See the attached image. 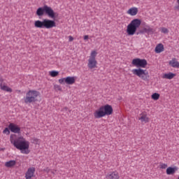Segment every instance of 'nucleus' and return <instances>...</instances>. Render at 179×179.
<instances>
[{
	"instance_id": "4",
	"label": "nucleus",
	"mask_w": 179,
	"mask_h": 179,
	"mask_svg": "<svg viewBox=\"0 0 179 179\" xmlns=\"http://www.w3.org/2000/svg\"><path fill=\"white\" fill-rule=\"evenodd\" d=\"M44 13L48 15L51 19H55V12L52 8L47 5L40 7L36 10L37 16H44Z\"/></svg>"
},
{
	"instance_id": "17",
	"label": "nucleus",
	"mask_w": 179,
	"mask_h": 179,
	"mask_svg": "<svg viewBox=\"0 0 179 179\" xmlns=\"http://www.w3.org/2000/svg\"><path fill=\"white\" fill-rule=\"evenodd\" d=\"M169 65H171V66L173 68H179V62L176 58H173L172 60L169 61Z\"/></svg>"
},
{
	"instance_id": "16",
	"label": "nucleus",
	"mask_w": 179,
	"mask_h": 179,
	"mask_svg": "<svg viewBox=\"0 0 179 179\" xmlns=\"http://www.w3.org/2000/svg\"><path fill=\"white\" fill-rule=\"evenodd\" d=\"M163 51H164V46L163 44H158L155 48V52H157V54H160V52H163Z\"/></svg>"
},
{
	"instance_id": "24",
	"label": "nucleus",
	"mask_w": 179,
	"mask_h": 179,
	"mask_svg": "<svg viewBox=\"0 0 179 179\" xmlns=\"http://www.w3.org/2000/svg\"><path fill=\"white\" fill-rule=\"evenodd\" d=\"M96 55H97V52L95 50L91 52V55L90 57V59H96Z\"/></svg>"
},
{
	"instance_id": "32",
	"label": "nucleus",
	"mask_w": 179,
	"mask_h": 179,
	"mask_svg": "<svg viewBox=\"0 0 179 179\" xmlns=\"http://www.w3.org/2000/svg\"><path fill=\"white\" fill-rule=\"evenodd\" d=\"M69 41H73V37L72 36H69Z\"/></svg>"
},
{
	"instance_id": "23",
	"label": "nucleus",
	"mask_w": 179,
	"mask_h": 179,
	"mask_svg": "<svg viewBox=\"0 0 179 179\" xmlns=\"http://www.w3.org/2000/svg\"><path fill=\"white\" fill-rule=\"evenodd\" d=\"M59 74V72L57 71H52L50 72V76H52V78H55L56 76H58Z\"/></svg>"
},
{
	"instance_id": "12",
	"label": "nucleus",
	"mask_w": 179,
	"mask_h": 179,
	"mask_svg": "<svg viewBox=\"0 0 179 179\" xmlns=\"http://www.w3.org/2000/svg\"><path fill=\"white\" fill-rule=\"evenodd\" d=\"M96 65H97V61H96V59H88V68L90 69H93L96 68Z\"/></svg>"
},
{
	"instance_id": "33",
	"label": "nucleus",
	"mask_w": 179,
	"mask_h": 179,
	"mask_svg": "<svg viewBox=\"0 0 179 179\" xmlns=\"http://www.w3.org/2000/svg\"><path fill=\"white\" fill-rule=\"evenodd\" d=\"M84 40H89V36L87 35L84 36Z\"/></svg>"
},
{
	"instance_id": "18",
	"label": "nucleus",
	"mask_w": 179,
	"mask_h": 179,
	"mask_svg": "<svg viewBox=\"0 0 179 179\" xmlns=\"http://www.w3.org/2000/svg\"><path fill=\"white\" fill-rule=\"evenodd\" d=\"M141 117L138 118L141 122H149V117H148V115L145 113H141Z\"/></svg>"
},
{
	"instance_id": "15",
	"label": "nucleus",
	"mask_w": 179,
	"mask_h": 179,
	"mask_svg": "<svg viewBox=\"0 0 179 179\" xmlns=\"http://www.w3.org/2000/svg\"><path fill=\"white\" fill-rule=\"evenodd\" d=\"M76 80L75 77L68 76L66 78L65 83H66V85H73Z\"/></svg>"
},
{
	"instance_id": "31",
	"label": "nucleus",
	"mask_w": 179,
	"mask_h": 179,
	"mask_svg": "<svg viewBox=\"0 0 179 179\" xmlns=\"http://www.w3.org/2000/svg\"><path fill=\"white\" fill-rule=\"evenodd\" d=\"M160 169H167V164H160Z\"/></svg>"
},
{
	"instance_id": "14",
	"label": "nucleus",
	"mask_w": 179,
	"mask_h": 179,
	"mask_svg": "<svg viewBox=\"0 0 179 179\" xmlns=\"http://www.w3.org/2000/svg\"><path fill=\"white\" fill-rule=\"evenodd\" d=\"M107 179H120V175L118 172H113L112 173L108 174L106 176Z\"/></svg>"
},
{
	"instance_id": "3",
	"label": "nucleus",
	"mask_w": 179,
	"mask_h": 179,
	"mask_svg": "<svg viewBox=\"0 0 179 179\" xmlns=\"http://www.w3.org/2000/svg\"><path fill=\"white\" fill-rule=\"evenodd\" d=\"M34 26L38 29H52V27H55L57 25L55 24V21L44 19L43 21H35Z\"/></svg>"
},
{
	"instance_id": "8",
	"label": "nucleus",
	"mask_w": 179,
	"mask_h": 179,
	"mask_svg": "<svg viewBox=\"0 0 179 179\" xmlns=\"http://www.w3.org/2000/svg\"><path fill=\"white\" fill-rule=\"evenodd\" d=\"M131 64L137 68H146L148 61H146L145 59H134L132 60Z\"/></svg>"
},
{
	"instance_id": "9",
	"label": "nucleus",
	"mask_w": 179,
	"mask_h": 179,
	"mask_svg": "<svg viewBox=\"0 0 179 179\" xmlns=\"http://www.w3.org/2000/svg\"><path fill=\"white\" fill-rule=\"evenodd\" d=\"M34 173H36V168L34 167L29 168L27 171L25 173V178L31 179L32 177H34Z\"/></svg>"
},
{
	"instance_id": "34",
	"label": "nucleus",
	"mask_w": 179,
	"mask_h": 179,
	"mask_svg": "<svg viewBox=\"0 0 179 179\" xmlns=\"http://www.w3.org/2000/svg\"><path fill=\"white\" fill-rule=\"evenodd\" d=\"M177 3L178 4V8H179V0H177Z\"/></svg>"
},
{
	"instance_id": "26",
	"label": "nucleus",
	"mask_w": 179,
	"mask_h": 179,
	"mask_svg": "<svg viewBox=\"0 0 179 179\" xmlns=\"http://www.w3.org/2000/svg\"><path fill=\"white\" fill-rule=\"evenodd\" d=\"M161 30L162 33H164V34H167V33H169V29L166 27H162Z\"/></svg>"
},
{
	"instance_id": "19",
	"label": "nucleus",
	"mask_w": 179,
	"mask_h": 179,
	"mask_svg": "<svg viewBox=\"0 0 179 179\" xmlns=\"http://www.w3.org/2000/svg\"><path fill=\"white\" fill-rule=\"evenodd\" d=\"M0 89L1 90H3V92H8L9 93H12L11 88L6 86L5 84H3L2 83L0 84Z\"/></svg>"
},
{
	"instance_id": "29",
	"label": "nucleus",
	"mask_w": 179,
	"mask_h": 179,
	"mask_svg": "<svg viewBox=\"0 0 179 179\" xmlns=\"http://www.w3.org/2000/svg\"><path fill=\"white\" fill-rule=\"evenodd\" d=\"M65 80H66V78H60V79L59 80V83H60L61 85H62V84L65 83Z\"/></svg>"
},
{
	"instance_id": "25",
	"label": "nucleus",
	"mask_w": 179,
	"mask_h": 179,
	"mask_svg": "<svg viewBox=\"0 0 179 179\" xmlns=\"http://www.w3.org/2000/svg\"><path fill=\"white\" fill-rule=\"evenodd\" d=\"M160 97V94H157V93H154L152 95V99L153 100H159Z\"/></svg>"
},
{
	"instance_id": "11",
	"label": "nucleus",
	"mask_w": 179,
	"mask_h": 179,
	"mask_svg": "<svg viewBox=\"0 0 179 179\" xmlns=\"http://www.w3.org/2000/svg\"><path fill=\"white\" fill-rule=\"evenodd\" d=\"M155 31V30L153 28H151L149 26H145V27H144L142 31H140V33L141 34H143V33H148V34H153Z\"/></svg>"
},
{
	"instance_id": "5",
	"label": "nucleus",
	"mask_w": 179,
	"mask_h": 179,
	"mask_svg": "<svg viewBox=\"0 0 179 179\" xmlns=\"http://www.w3.org/2000/svg\"><path fill=\"white\" fill-rule=\"evenodd\" d=\"M142 21L139 19L133 20L127 26V33L129 36H134L136 33V29L141 26Z\"/></svg>"
},
{
	"instance_id": "20",
	"label": "nucleus",
	"mask_w": 179,
	"mask_h": 179,
	"mask_svg": "<svg viewBox=\"0 0 179 179\" xmlns=\"http://www.w3.org/2000/svg\"><path fill=\"white\" fill-rule=\"evenodd\" d=\"M127 13L129 15H131V16H136V15H138V8H131L129 9L127 11Z\"/></svg>"
},
{
	"instance_id": "28",
	"label": "nucleus",
	"mask_w": 179,
	"mask_h": 179,
	"mask_svg": "<svg viewBox=\"0 0 179 179\" xmlns=\"http://www.w3.org/2000/svg\"><path fill=\"white\" fill-rule=\"evenodd\" d=\"M62 111L63 113H66V114H69V113H71V110H69V109H68V108H64Z\"/></svg>"
},
{
	"instance_id": "2",
	"label": "nucleus",
	"mask_w": 179,
	"mask_h": 179,
	"mask_svg": "<svg viewBox=\"0 0 179 179\" xmlns=\"http://www.w3.org/2000/svg\"><path fill=\"white\" fill-rule=\"evenodd\" d=\"M113 106L109 104L101 106L98 110H95L94 113V118H103L106 115H111L113 114Z\"/></svg>"
},
{
	"instance_id": "13",
	"label": "nucleus",
	"mask_w": 179,
	"mask_h": 179,
	"mask_svg": "<svg viewBox=\"0 0 179 179\" xmlns=\"http://www.w3.org/2000/svg\"><path fill=\"white\" fill-rule=\"evenodd\" d=\"M178 171V167L177 166H174V167H171L169 166L166 169V174L168 176H173V174H174L176 173V171Z\"/></svg>"
},
{
	"instance_id": "35",
	"label": "nucleus",
	"mask_w": 179,
	"mask_h": 179,
	"mask_svg": "<svg viewBox=\"0 0 179 179\" xmlns=\"http://www.w3.org/2000/svg\"><path fill=\"white\" fill-rule=\"evenodd\" d=\"M178 179H179V177H178Z\"/></svg>"
},
{
	"instance_id": "7",
	"label": "nucleus",
	"mask_w": 179,
	"mask_h": 179,
	"mask_svg": "<svg viewBox=\"0 0 179 179\" xmlns=\"http://www.w3.org/2000/svg\"><path fill=\"white\" fill-rule=\"evenodd\" d=\"M131 72L134 75H136V76H138V78H141L143 80H149V73L146 72V70L134 69Z\"/></svg>"
},
{
	"instance_id": "30",
	"label": "nucleus",
	"mask_w": 179,
	"mask_h": 179,
	"mask_svg": "<svg viewBox=\"0 0 179 179\" xmlns=\"http://www.w3.org/2000/svg\"><path fill=\"white\" fill-rule=\"evenodd\" d=\"M55 90H59V91L62 90V88L61 87V86H59L58 85H55Z\"/></svg>"
},
{
	"instance_id": "1",
	"label": "nucleus",
	"mask_w": 179,
	"mask_h": 179,
	"mask_svg": "<svg viewBox=\"0 0 179 179\" xmlns=\"http://www.w3.org/2000/svg\"><path fill=\"white\" fill-rule=\"evenodd\" d=\"M10 142L18 149V150L21 151V153L24 155H29L30 153V150H29V148L30 146V143L26 141L23 136H20L17 138L16 134H11L10 136Z\"/></svg>"
},
{
	"instance_id": "22",
	"label": "nucleus",
	"mask_w": 179,
	"mask_h": 179,
	"mask_svg": "<svg viewBox=\"0 0 179 179\" xmlns=\"http://www.w3.org/2000/svg\"><path fill=\"white\" fill-rule=\"evenodd\" d=\"M174 76H176V73H165L163 76L164 79H173V78H174Z\"/></svg>"
},
{
	"instance_id": "6",
	"label": "nucleus",
	"mask_w": 179,
	"mask_h": 179,
	"mask_svg": "<svg viewBox=\"0 0 179 179\" xmlns=\"http://www.w3.org/2000/svg\"><path fill=\"white\" fill-rule=\"evenodd\" d=\"M40 92L36 90H29L26 94V97L24 99V101L26 104H30L31 103H36L38 101L37 97H38Z\"/></svg>"
},
{
	"instance_id": "27",
	"label": "nucleus",
	"mask_w": 179,
	"mask_h": 179,
	"mask_svg": "<svg viewBox=\"0 0 179 179\" xmlns=\"http://www.w3.org/2000/svg\"><path fill=\"white\" fill-rule=\"evenodd\" d=\"M3 134H6V135H9L10 134V131H9V128L6 127L5 129L3 131Z\"/></svg>"
},
{
	"instance_id": "10",
	"label": "nucleus",
	"mask_w": 179,
	"mask_h": 179,
	"mask_svg": "<svg viewBox=\"0 0 179 179\" xmlns=\"http://www.w3.org/2000/svg\"><path fill=\"white\" fill-rule=\"evenodd\" d=\"M8 129L14 134H20V127L13 123H10L8 125Z\"/></svg>"
},
{
	"instance_id": "21",
	"label": "nucleus",
	"mask_w": 179,
	"mask_h": 179,
	"mask_svg": "<svg viewBox=\"0 0 179 179\" xmlns=\"http://www.w3.org/2000/svg\"><path fill=\"white\" fill-rule=\"evenodd\" d=\"M15 165H16V161L15 160H10L5 163L6 167H8V168L13 167V166H15Z\"/></svg>"
}]
</instances>
